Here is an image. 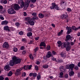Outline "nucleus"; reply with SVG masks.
I'll use <instances>...</instances> for the list:
<instances>
[{
	"label": "nucleus",
	"mask_w": 80,
	"mask_h": 80,
	"mask_svg": "<svg viewBox=\"0 0 80 80\" xmlns=\"http://www.w3.org/2000/svg\"><path fill=\"white\" fill-rule=\"evenodd\" d=\"M12 61H10L9 62V65L10 66H13L15 63L17 64V63H18L20 62V59H17V57L15 56L13 57L12 58Z\"/></svg>",
	"instance_id": "f257e3e1"
},
{
	"label": "nucleus",
	"mask_w": 80,
	"mask_h": 80,
	"mask_svg": "<svg viewBox=\"0 0 80 80\" xmlns=\"http://www.w3.org/2000/svg\"><path fill=\"white\" fill-rule=\"evenodd\" d=\"M8 12L10 15H12V14H15L16 13V11L12 8H10L8 9L7 10Z\"/></svg>",
	"instance_id": "f03ea898"
},
{
	"label": "nucleus",
	"mask_w": 80,
	"mask_h": 80,
	"mask_svg": "<svg viewBox=\"0 0 80 80\" xmlns=\"http://www.w3.org/2000/svg\"><path fill=\"white\" fill-rule=\"evenodd\" d=\"M12 8H14L15 10H18L20 8V7H19V5L17 4H12L11 5Z\"/></svg>",
	"instance_id": "7ed1b4c3"
},
{
	"label": "nucleus",
	"mask_w": 80,
	"mask_h": 80,
	"mask_svg": "<svg viewBox=\"0 0 80 80\" xmlns=\"http://www.w3.org/2000/svg\"><path fill=\"white\" fill-rule=\"evenodd\" d=\"M66 51L67 52H68L70 51V48H71V46H70V42H68L67 43H66Z\"/></svg>",
	"instance_id": "20e7f679"
},
{
	"label": "nucleus",
	"mask_w": 80,
	"mask_h": 80,
	"mask_svg": "<svg viewBox=\"0 0 80 80\" xmlns=\"http://www.w3.org/2000/svg\"><path fill=\"white\" fill-rule=\"evenodd\" d=\"M66 30H68L67 33L68 34H70L71 32H72V28L70 27L67 26L66 27Z\"/></svg>",
	"instance_id": "39448f33"
},
{
	"label": "nucleus",
	"mask_w": 80,
	"mask_h": 80,
	"mask_svg": "<svg viewBox=\"0 0 80 80\" xmlns=\"http://www.w3.org/2000/svg\"><path fill=\"white\" fill-rule=\"evenodd\" d=\"M3 48H8L9 47V45L8 43L7 42H5L2 45Z\"/></svg>",
	"instance_id": "423d86ee"
},
{
	"label": "nucleus",
	"mask_w": 80,
	"mask_h": 80,
	"mask_svg": "<svg viewBox=\"0 0 80 80\" xmlns=\"http://www.w3.org/2000/svg\"><path fill=\"white\" fill-rule=\"evenodd\" d=\"M20 69H17L16 72H15V75L18 76V75H20Z\"/></svg>",
	"instance_id": "0eeeda50"
},
{
	"label": "nucleus",
	"mask_w": 80,
	"mask_h": 80,
	"mask_svg": "<svg viewBox=\"0 0 80 80\" xmlns=\"http://www.w3.org/2000/svg\"><path fill=\"white\" fill-rule=\"evenodd\" d=\"M10 66H9V65H6L4 67V69L6 71H9L10 70Z\"/></svg>",
	"instance_id": "6e6552de"
},
{
	"label": "nucleus",
	"mask_w": 80,
	"mask_h": 80,
	"mask_svg": "<svg viewBox=\"0 0 80 80\" xmlns=\"http://www.w3.org/2000/svg\"><path fill=\"white\" fill-rule=\"evenodd\" d=\"M52 6L50 8L52 9H55V8L57 6L56 4L54 2H53L52 3Z\"/></svg>",
	"instance_id": "1a4fd4ad"
},
{
	"label": "nucleus",
	"mask_w": 80,
	"mask_h": 80,
	"mask_svg": "<svg viewBox=\"0 0 80 80\" xmlns=\"http://www.w3.org/2000/svg\"><path fill=\"white\" fill-rule=\"evenodd\" d=\"M71 38V36L70 35H67L66 37L65 40L66 42H68Z\"/></svg>",
	"instance_id": "9d476101"
},
{
	"label": "nucleus",
	"mask_w": 80,
	"mask_h": 80,
	"mask_svg": "<svg viewBox=\"0 0 80 80\" xmlns=\"http://www.w3.org/2000/svg\"><path fill=\"white\" fill-rule=\"evenodd\" d=\"M11 28H8V26H4V30H8V32H10V29Z\"/></svg>",
	"instance_id": "9b49d317"
},
{
	"label": "nucleus",
	"mask_w": 80,
	"mask_h": 80,
	"mask_svg": "<svg viewBox=\"0 0 80 80\" xmlns=\"http://www.w3.org/2000/svg\"><path fill=\"white\" fill-rule=\"evenodd\" d=\"M52 57V53L50 52H48L47 55H46L47 57L48 58H50V57Z\"/></svg>",
	"instance_id": "f8f14e48"
},
{
	"label": "nucleus",
	"mask_w": 80,
	"mask_h": 80,
	"mask_svg": "<svg viewBox=\"0 0 80 80\" xmlns=\"http://www.w3.org/2000/svg\"><path fill=\"white\" fill-rule=\"evenodd\" d=\"M21 2V5L20 7L21 8H23L24 7V2L23 1V0H20Z\"/></svg>",
	"instance_id": "ddd939ff"
},
{
	"label": "nucleus",
	"mask_w": 80,
	"mask_h": 80,
	"mask_svg": "<svg viewBox=\"0 0 80 80\" xmlns=\"http://www.w3.org/2000/svg\"><path fill=\"white\" fill-rule=\"evenodd\" d=\"M60 70L61 72H64L65 71V68L63 66H61L60 67Z\"/></svg>",
	"instance_id": "4468645a"
},
{
	"label": "nucleus",
	"mask_w": 80,
	"mask_h": 80,
	"mask_svg": "<svg viewBox=\"0 0 80 80\" xmlns=\"http://www.w3.org/2000/svg\"><path fill=\"white\" fill-rule=\"evenodd\" d=\"M39 46L40 47H42V46H43V47H46V44H45V43L44 42H42L40 43Z\"/></svg>",
	"instance_id": "2eb2a0df"
},
{
	"label": "nucleus",
	"mask_w": 80,
	"mask_h": 80,
	"mask_svg": "<svg viewBox=\"0 0 80 80\" xmlns=\"http://www.w3.org/2000/svg\"><path fill=\"white\" fill-rule=\"evenodd\" d=\"M8 23V22L7 21H4L2 22L1 23L2 25H7Z\"/></svg>",
	"instance_id": "dca6fc26"
},
{
	"label": "nucleus",
	"mask_w": 80,
	"mask_h": 80,
	"mask_svg": "<svg viewBox=\"0 0 80 80\" xmlns=\"http://www.w3.org/2000/svg\"><path fill=\"white\" fill-rule=\"evenodd\" d=\"M68 17V16L67 15H65V14H63L61 16V18L62 19H65V18H67Z\"/></svg>",
	"instance_id": "f3484780"
},
{
	"label": "nucleus",
	"mask_w": 80,
	"mask_h": 80,
	"mask_svg": "<svg viewBox=\"0 0 80 80\" xmlns=\"http://www.w3.org/2000/svg\"><path fill=\"white\" fill-rule=\"evenodd\" d=\"M62 48H64V47H67V44H65V43H62L61 45Z\"/></svg>",
	"instance_id": "a211bd4d"
},
{
	"label": "nucleus",
	"mask_w": 80,
	"mask_h": 80,
	"mask_svg": "<svg viewBox=\"0 0 80 80\" xmlns=\"http://www.w3.org/2000/svg\"><path fill=\"white\" fill-rule=\"evenodd\" d=\"M38 17L39 18H42L44 17V15L42 13H39L38 15Z\"/></svg>",
	"instance_id": "6ab92c4d"
},
{
	"label": "nucleus",
	"mask_w": 80,
	"mask_h": 80,
	"mask_svg": "<svg viewBox=\"0 0 80 80\" xmlns=\"http://www.w3.org/2000/svg\"><path fill=\"white\" fill-rule=\"evenodd\" d=\"M28 23H29L30 25L33 26L35 24V22H34L33 21H31V20Z\"/></svg>",
	"instance_id": "aec40b11"
},
{
	"label": "nucleus",
	"mask_w": 80,
	"mask_h": 80,
	"mask_svg": "<svg viewBox=\"0 0 80 80\" xmlns=\"http://www.w3.org/2000/svg\"><path fill=\"white\" fill-rule=\"evenodd\" d=\"M38 18L37 16H34L32 18H31V20H38Z\"/></svg>",
	"instance_id": "412c9836"
},
{
	"label": "nucleus",
	"mask_w": 80,
	"mask_h": 80,
	"mask_svg": "<svg viewBox=\"0 0 80 80\" xmlns=\"http://www.w3.org/2000/svg\"><path fill=\"white\" fill-rule=\"evenodd\" d=\"M69 67L70 68H71V70H72V68H74V64H70L69 65Z\"/></svg>",
	"instance_id": "4be33fe9"
},
{
	"label": "nucleus",
	"mask_w": 80,
	"mask_h": 80,
	"mask_svg": "<svg viewBox=\"0 0 80 80\" xmlns=\"http://www.w3.org/2000/svg\"><path fill=\"white\" fill-rule=\"evenodd\" d=\"M25 20L26 21H27L29 23L32 19L30 18H25Z\"/></svg>",
	"instance_id": "5701e85b"
},
{
	"label": "nucleus",
	"mask_w": 80,
	"mask_h": 80,
	"mask_svg": "<svg viewBox=\"0 0 80 80\" xmlns=\"http://www.w3.org/2000/svg\"><path fill=\"white\" fill-rule=\"evenodd\" d=\"M28 6H29V5L26 4L24 7V10H26L27 9L28 7Z\"/></svg>",
	"instance_id": "b1692460"
},
{
	"label": "nucleus",
	"mask_w": 80,
	"mask_h": 80,
	"mask_svg": "<svg viewBox=\"0 0 80 80\" xmlns=\"http://www.w3.org/2000/svg\"><path fill=\"white\" fill-rule=\"evenodd\" d=\"M63 32V30H61V31L58 32V36H60V35H62Z\"/></svg>",
	"instance_id": "393cba45"
},
{
	"label": "nucleus",
	"mask_w": 80,
	"mask_h": 80,
	"mask_svg": "<svg viewBox=\"0 0 80 80\" xmlns=\"http://www.w3.org/2000/svg\"><path fill=\"white\" fill-rule=\"evenodd\" d=\"M72 30H75V31H77V30H78V28H76L75 26H72Z\"/></svg>",
	"instance_id": "a878e982"
},
{
	"label": "nucleus",
	"mask_w": 80,
	"mask_h": 80,
	"mask_svg": "<svg viewBox=\"0 0 80 80\" xmlns=\"http://www.w3.org/2000/svg\"><path fill=\"white\" fill-rule=\"evenodd\" d=\"M27 35L28 37H31L32 35V32H28V33L27 34Z\"/></svg>",
	"instance_id": "bb28decb"
},
{
	"label": "nucleus",
	"mask_w": 80,
	"mask_h": 80,
	"mask_svg": "<svg viewBox=\"0 0 80 80\" xmlns=\"http://www.w3.org/2000/svg\"><path fill=\"white\" fill-rule=\"evenodd\" d=\"M1 3H4V4H7V1L6 0H4L3 1H1Z\"/></svg>",
	"instance_id": "cd10ccee"
},
{
	"label": "nucleus",
	"mask_w": 80,
	"mask_h": 80,
	"mask_svg": "<svg viewBox=\"0 0 80 80\" xmlns=\"http://www.w3.org/2000/svg\"><path fill=\"white\" fill-rule=\"evenodd\" d=\"M74 74V72L73 71H71L69 72V75L71 77V76H73Z\"/></svg>",
	"instance_id": "c85d7f7f"
},
{
	"label": "nucleus",
	"mask_w": 80,
	"mask_h": 80,
	"mask_svg": "<svg viewBox=\"0 0 80 80\" xmlns=\"http://www.w3.org/2000/svg\"><path fill=\"white\" fill-rule=\"evenodd\" d=\"M57 43H58V47H60V46L62 43V42L60 41H58V42Z\"/></svg>",
	"instance_id": "c756f323"
},
{
	"label": "nucleus",
	"mask_w": 80,
	"mask_h": 80,
	"mask_svg": "<svg viewBox=\"0 0 80 80\" xmlns=\"http://www.w3.org/2000/svg\"><path fill=\"white\" fill-rule=\"evenodd\" d=\"M60 55L62 56V57H65V53L64 52H61Z\"/></svg>",
	"instance_id": "7c9ffc66"
},
{
	"label": "nucleus",
	"mask_w": 80,
	"mask_h": 80,
	"mask_svg": "<svg viewBox=\"0 0 80 80\" xmlns=\"http://www.w3.org/2000/svg\"><path fill=\"white\" fill-rule=\"evenodd\" d=\"M12 75V72L10 71L9 72L8 74V77H11Z\"/></svg>",
	"instance_id": "2f4dec72"
},
{
	"label": "nucleus",
	"mask_w": 80,
	"mask_h": 80,
	"mask_svg": "<svg viewBox=\"0 0 80 80\" xmlns=\"http://www.w3.org/2000/svg\"><path fill=\"white\" fill-rule=\"evenodd\" d=\"M28 68V65H27V66L25 65L24 66V69L25 70H27Z\"/></svg>",
	"instance_id": "473e14b6"
},
{
	"label": "nucleus",
	"mask_w": 80,
	"mask_h": 80,
	"mask_svg": "<svg viewBox=\"0 0 80 80\" xmlns=\"http://www.w3.org/2000/svg\"><path fill=\"white\" fill-rule=\"evenodd\" d=\"M55 9L57 10H60V8L58 6V5H57L56 7L55 8Z\"/></svg>",
	"instance_id": "72a5a7b5"
},
{
	"label": "nucleus",
	"mask_w": 80,
	"mask_h": 80,
	"mask_svg": "<svg viewBox=\"0 0 80 80\" xmlns=\"http://www.w3.org/2000/svg\"><path fill=\"white\" fill-rule=\"evenodd\" d=\"M37 78L38 80H40L41 78V76H40V74L39 73L38 75L37 76Z\"/></svg>",
	"instance_id": "f704fd0d"
},
{
	"label": "nucleus",
	"mask_w": 80,
	"mask_h": 80,
	"mask_svg": "<svg viewBox=\"0 0 80 80\" xmlns=\"http://www.w3.org/2000/svg\"><path fill=\"white\" fill-rule=\"evenodd\" d=\"M60 76H59V77H60V78H62V76L63 75V73L62 72H61L60 73Z\"/></svg>",
	"instance_id": "c9c22d12"
},
{
	"label": "nucleus",
	"mask_w": 80,
	"mask_h": 80,
	"mask_svg": "<svg viewBox=\"0 0 80 80\" xmlns=\"http://www.w3.org/2000/svg\"><path fill=\"white\" fill-rule=\"evenodd\" d=\"M48 67V66L47 65H44L43 66V68H47Z\"/></svg>",
	"instance_id": "e433bc0d"
},
{
	"label": "nucleus",
	"mask_w": 80,
	"mask_h": 80,
	"mask_svg": "<svg viewBox=\"0 0 80 80\" xmlns=\"http://www.w3.org/2000/svg\"><path fill=\"white\" fill-rule=\"evenodd\" d=\"M28 69L29 70H30L32 67V65H28Z\"/></svg>",
	"instance_id": "4c0bfd02"
},
{
	"label": "nucleus",
	"mask_w": 80,
	"mask_h": 80,
	"mask_svg": "<svg viewBox=\"0 0 80 80\" xmlns=\"http://www.w3.org/2000/svg\"><path fill=\"white\" fill-rule=\"evenodd\" d=\"M47 50H50V45L48 46L47 48Z\"/></svg>",
	"instance_id": "58836bf2"
},
{
	"label": "nucleus",
	"mask_w": 80,
	"mask_h": 80,
	"mask_svg": "<svg viewBox=\"0 0 80 80\" xmlns=\"http://www.w3.org/2000/svg\"><path fill=\"white\" fill-rule=\"evenodd\" d=\"M29 57L30 59H32V60H33V57L32 54H30L29 55Z\"/></svg>",
	"instance_id": "ea45409f"
},
{
	"label": "nucleus",
	"mask_w": 80,
	"mask_h": 80,
	"mask_svg": "<svg viewBox=\"0 0 80 80\" xmlns=\"http://www.w3.org/2000/svg\"><path fill=\"white\" fill-rule=\"evenodd\" d=\"M25 49V48L24 46H22L20 48V50H23Z\"/></svg>",
	"instance_id": "a19ab883"
},
{
	"label": "nucleus",
	"mask_w": 80,
	"mask_h": 80,
	"mask_svg": "<svg viewBox=\"0 0 80 80\" xmlns=\"http://www.w3.org/2000/svg\"><path fill=\"white\" fill-rule=\"evenodd\" d=\"M27 0V3L26 4L29 5L30 4V3L31 2V0Z\"/></svg>",
	"instance_id": "79ce46f5"
},
{
	"label": "nucleus",
	"mask_w": 80,
	"mask_h": 80,
	"mask_svg": "<svg viewBox=\"0 0 80 80\" xmlns=\"http://www.w3.org/2000/svg\"><path fill=\"white\" fill-rule=\"evenodd\" d=\"M17 50H18V49H17V48H15L13 49V51L14 52H17Z\"/></svg>",
	"instance_id": "37998d69"
},
{
	"label": "nucleus",
	"mask_w": 80,
	"mask_h": 80,
	"mask_svg": "<svg viewBox=\"0 0 80 80\" xmlns=\"http://www.w3.org/2000/svg\"><path fill=\"white\" fill-rule=\"evenodd\" d=\"M4 80V78L2 76H0V80Z\"/></svg>",
	"instance_id": "c03bdc74"
},
{
	"label": "nucleus",
	"mask_w": 80,
	"mask_h": 80,
	"mask_svg": "<svg viewBox=\"0 0 80 80\" xmlns=\"http://www.w3.org/2000/svg\"><path fill=\"white\" fill-rule=\"evenodd\" d=\"M35 70H36L37 71H38V66H35Z\"/></svg>",
	"instance_id": "a18cd8bd"
},
{
	"label": "nucleus",
	"mask_w": 80,
	"mask_h": 80,
	"mask_svg": "<svg viewBox=\"0 0 80 80\" xmlns=\"http://www.w3.org/2000/svg\"><path fill=\"white\" fill-rule=\"evenodd\" d=\"M22 42H23L24 43H25V42H27V40L26 39L24 38L23 39H22Z\"/></svg>",
	"instance_id": "49530a36"
},
{
	"label": "nucleus",
	"mask_w": 80,
	"mask_h": 80,
	"mask_svg": "<svg viewBox=\"0 0 80 80\" xmlns=\"http://www.w3.org/2000/svg\"><path fill=\"white\" fill-rule=\"evenodd\" d=\"M37 73H33V77H37Z\"/></svg>",
	"instance_id": "de8ad7c7"
},
{
	"label": "nucleus",
	"mask_w": 80,
	"mask_h": 80,
	"mask_svg": "<svg viewBox=\"0 0 80 80\" xmlns=\"http://www.w3.org/2000/svg\"><path fill=\"white\" fill-rule=\"evenodd\" d=\"M37 13L35 12H34L32 14V15L33 16H37Z\"/></svg>",
	"instance_id": "09e8293b"
},
{
	"label": "nucleus",
	"mask_w": 80,
	"mask_h": 80,
	"mask_svg": "<svg viewBox=\"0 0 80 80\" xmlns=\"http://www.w3.org/2000/svg\"><path fill=\"white\" fill-rule=\"evenodd\" d=\"M67 11L69 12H70L72 11V10L71 9H70V8H68L67 9Z\"/></svg>",
	"instance_id": "8fccbe9b"
},
{
	"label": "nucleus",
	"mask_w": 80,
	"mask_h": 80,
	"mask_svg": "<svg viewBox=\"0 0 80 80\" xmlns=\"http://www.w3.org/2000/svg\"><path fill=\"white\" fill-rule=\"evenodd\" d=\"M38 50V47H37L34 50V52H37V50Z\"/></svg>",
	"instance_id": "3c124183"
},
{
	"label": "nucleus",
	"mask_w": 80,
	"mask_h": 80,
	"mask_svg": "<svg viewBox=\"0 0 80 80\" xmlns=\"http://www.w3.org/2000/svg\"><path fill=\"white\" fill-rule=\"evenodd\" d=\"M52 60H54V61H55L56 62H57V59H56L54 58H52Z\"/></svg>",
	"instance_id": "603ef678"
},
{
	"label": "nucleus",
	"mask_w": 80,
	"mask_h": 80,
	"mask_svg": "<svg viewBox=\"0 0 80 80\" xmlns=\"http://www.w3.org/2000/svg\"><path fill=\"white\" fill-rule=\"evenodd\" d=\"M22 76H23V77H25V76H26V73H25V72H24L22 74Z\"/></svg>",
	"instance_id": "864d4df0"
},
{
	"label": "nucleus",
	"mask_w": 80,
	"mask_h": 80,
	"mask_svg": "<svg viewBox=\"0 0 80 80\" xmlns=\"http://www.w3.org/2000/svg\"><path fill=\"white\" fill-rule=\"evenodd\" d=\"M75 69L77 70H78V67L77 66H76L74 68Z\"/></svg>",
	"instance_id": "5fc2aeb1"
},
{
	"label": "nucleus",
	"mask_w": 80,
	"mask_h": 80,
	"mask_svg": "<svg viewBox=\"0 0 80 80\" xmlns=\"http://www.w3.org/2000/svg\"><path fill=\"white\" fill-rule=\"evenodd\" d=\"M74 42H70V44L71 45H74V44H75V43H74Z\"/></svg>",
	"instance_id": "6e6d98bb"
},
{
	"label": "nucleus",
	"mask_w": 80,
	"mask_h": 80,
	"mask_svg": "<svg viewBox=\"0 0 80 80\" xmlns=\"http://www.w3.org/2000/svg\"><path fill=\"white\" fill-rule=\"evenodd\" d=\"M37 0H31V2L32 3H35Z\"/></svg>",
	"instance_id": "4d7b16f0"
},
{
	"label": "nucleus",
	"mask_w": 80,
	"mask_h": 80,
	"mask_svg": "<svg viewBox=\"0 0 80 80\" xmlns=\"http://www.w3.org/2000/svg\"><path fill=\"white\" fill-rule=\"evenodd\" d=\"M0 17L1 20H3L4 19V18L3 17H2V15H0Z\"/></svg>",
	"instance_id": "13d9d810"
},
{
	"label": "nucleus",
	"mask_w": 80,
	"mask_h": 80,
	"mask_svg": "<svg viewBox=\"0 0 80 80\" xmlns=\"http://www.w3.org/2000/svg\"><path fill=\"white\" fill-rule=\"evenodd\" d=\"M29 76H30V77H32V76H33V73H30L29 74Z\"/></svg>",
	"instance_id": "bf43d9fd"
},
{
	"label": "nucleus",
	"mask_w": 80,
	"mask_h": 80,
	"mask_svg": "<svg viewBox=\"0 0 80 80\" xmlns=\"http://www.w3.org/2000/svg\"><path fill=\"white\" fill-rule=\"evenodd\" d=\"M23 35V32L21 31H20V35Z\"/></svg>",
	"instance_id": "052dcab7"
},
{
	"label": "nucleus",
	"mask_w": 80,
	"mask_h": 80,
	"mask_svg": "<svg viewBox=\"0 0 80 80\" xmlns=\"http://www.w3.org/2000/svg\"><path fill=\"white\" fill-rule=\"evenodd\" d=\"M52 54H53V55H55V54L56 53V52L54 51H52Z\"/></svg>",
	"instance_id": "680f3d73"
},
{
	"label": "nucleus",
	"mask_w": 80,
	"mask_h": 80,
	"mask_svg": "<svg viewBox=\"0 0 80 80\" xmlns=\"http://www.w3.org/2000/svg\"><path fill=\"white\" fill-rule=\"evenodd\" d=\"M15 25L16 26L18 27V26L20 25V24H19V23H16L15 24Z\"/></svg>",
	"instance_id": "e2e57ef3"
},
{
	"label": "nucleus",
	"mask_w": 80,
	"mask_h": 80,
	"mask_svg": "<svg viewBox=\"0 0 80 80\" xmlns=\"http://www.w3.org/2000/svg\"><path fill=\"white\" fill-rule=\"evenodd\" d=\"M26 53V52L25 51H23L22 52V54H23V55H25Z\"/></svg>",
	"instance_id": "0e129e2a"
},
{
	"label": "nucleus",
	"mask_w": 80,
	"mask_h": 80,
	"mask_svg": "<svg viewBox=\"0 0 80 80\" xmlns=\"http://www.w3.org/2000/svg\"><path fill=\"white\" fill-rule=\"evenodd\" d=\"M39 37H38L37 38H35V40H38V39H39Z\"/></svg>",
	"instance_id": "69168bd1"
},
{
	"label": "nucleus",
	"mask_w": 80,
	"mask_h": 80,
	"mask_svg": "<svg viewBox=\"0 0 80 80\" xmlns=\"http://www.w3.org/2000/svg\"><path fill=\"white\" fill-rule=\"evenodd\" d=\"M65 78H68V75L67 74H66L65 75Z\"/></svg>",
	"instance_id": "338daca9"
},
{
	"label": "nucleus",
	"mask_w": 80,
	"mask_h": 80,
	"mask_svg": "<svg viewBox=\"0 0 80 80\" xmlns=\"http://www.w3.org/2000/svg\"><path fill=\"white\" fill-rule=\"evenodd\" d=\"M32 43H33V41H30V42L28 43V44H32Z\"/></svg>",
	"instance_id": "774afa93"
}]
</instances>
